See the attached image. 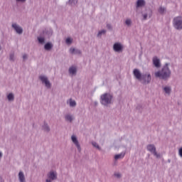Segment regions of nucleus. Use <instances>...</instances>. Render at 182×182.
Returning <instances> with one entry per match:
<instances>
[{"label": "nucleus", "mask_w": 182, "mask_h": 182, "mask_svg": "<svg viewBox=\"0 0 182 182\" xmlns=\"http://www.w3.org/2000/svg\"><path fill=\"white\" fill-rule=\"evenodd\" d=\"M18 2H25L26 0H16Z\"/></svg>", "instance_id": "obj_35"}, {"label": "nucleus", "mask_w": 182, "mask_h": 182, "mask_svg": "<svg viewBox=\"0 0 182 182\" xmlns=\"http://www.w3.org/2000/svg\"><path fill=\"white\" fill-rule=\"evenodd\" d=\"M92 146H94V147H96V149H100V148L99 147V145L97 144V143L96 142H92Z\"/></svg>", "instance_id": "obj_28"}, {"label": "nucleus", "mask_w": 182, "mask_h": 182, "mask_svg": "<svg viewBox=\"0 0 182 182\" xmlns=\"http://www.w3.org/2000/svg\"><path fill=\"white\" fill-rule=\"evenodd\" d=\"M10 60H14V55H10Z\"/></svg>", "instance_id": "obj_32"}, {"label": "nucleus", "mask_w": 182, "mask_h": 182, "mask_svg": "<svg viewBox=\"0 0 182 182\" xmlns=\"http://www.w3.org/2000/svg\"><path fill=\"white\" fill-rule=\"evenodd\" d=\"M70 106L71 107H75L76 106V102L75 100H72V99L70 100Z\"/></svg>", "instance_id": "obj_19"}, {"label": "nucleus", "mask_w": 182, "mask_h": 182, "mask_svg": "<svg viewBox=\"0 0 182 182\" xmlns=\"http://www.w3.org/2000/svg\"><path fill=\"white\" fill-rule=\"evenodd\" d=\"M8 100H14V95L12 93H10L7 96Z\"/></svg>", "instance_id": "obj_22"}, {"label": "nucleus", "mask_w": 182, "mask_h": 182, "mask_svg": "<svg viewBox=\"0 0 182 182\" xmlns=\"http://www.w3.org/2000/svg\"><path fill=\"white\" fill-rule=\"evenodd\" d=\"M69 73L70 75H75L76 74V67H71V68H70Z\"/></svg>", "instance_id": "obj_15"}, {"label": "nucleus", "mask_w": 182, "mask_h": 182, "mask_svg": "<svg viewBox=\"0 0 182 182\" xmlns=\"http://www.w3.org/2000/svg\"><path fill=\"white\" fill-rule=\"evenodd\" d=\"M134 76H135V77L138 79V80H141L143 77V75H141V73L138 69L134 70Z\"/></svg>", "instance_id": "obj_8"}, {"label": "nucleus", "mask_w": 182, "mask_h": 182, "mask_svg": "<svg viewBox=\"0 0 182 182\" xmlns=\"http://www.w3.org/2000/svg\"><path fill=\"white\" fill-rule=\"evenodd\" d=\"M113 97L110 95V94H104L101 96V103L102 105H105V106L107 105H110L112 103V99Z\"/></svg>", "instance_id": "obj_2"}, {"label": "nucleus", "mask_w": 182, "mask_h": 182, "mask_svg": "<svg viewBox=\"0 0 182 182\" xmlns=\"http://www.w3.org/2000/svg\"><path fill=\"white\" fill-rule=\"evenodd\" d=\"M65 42H66V43H68V44L71 43H72V38H68L65 40Z\"/></svg>", "instance_id": "obj_26"}, {"label": "nucleus", "mask_w": 182, "mask_h": 182, "mask_svg": "<svg viewBox=\"0 0 182 182\" xmlns=\"http://www.w3.org/2000/svg\"><path fill=\"white\" fill-rule=\"evenodd\" d=\"M126 25H127L128 26H129V25H132V20L130 19H127L125 21Z\"/></svg>", "instance_id": "obj_24"}, {"label": "nucleus", "mask_w": 182, "mask_h": 182, "mask_svg": "<svg viewBox=\"0 0 182 182\" xmlns=\"http://www.w3.org/2000/svg\"><path fill=\"white\" fill-rule=\"evenodd\" d=\"M107 28L108 29H112V26H110V24H107Z\"/></svg>", "instance_id": "obj_33"}, {"label": "nucleus", "mask_w": 182, "mask_h": 182, "mask_svg": "<svg viewBox=\"0 0 182 182\" xmlns=\"http://www.w3.org/2000/svg\"><path fill=\"white\" fill-rule=\"evenodd\" d=\"M171 75V71L168 69V65L166 64L162 68L161 71L155 73L156 77H160L161 79H168Z\"/></svg>", "instance_id": "obj_1"}, {"label": "nucleus", "mask_w": 182, "mask_h": 182, "mask_svg": "<svg viewBox=\"0 0 182 182\" xmlns=\"http://www.w3.org/2000/svg\"><path fill=\"white\" fill-rule=\"evenodd\" d=\"M102 33H106V31L105 30H102L98 33V36H102Z\"/></svg>", "instance_id": "obj_29"}, {"label": "nucleus", "mask_w": 182, "mask_h": 182, "mask_svg": "<svg viewBox=\"0 0 182 182\" xmlns=\"http://www.w3.org/2000/svg\"><path fill=\"white\" fill-rule=\"evenodd\" d=\"M65 120H67L68 122H72V120H73V118L70 115H66Z\"/></svg>", "instance_id": "obj_20"}, {"label": "nucleus", "mask_w": 182, "mask_h": 182, "mask_svg": "<svg viewBox=\"0 0 182 182\" xmlns=\"http://www.w3.org/2000/svg\"><path fill=\"white\" fill-rule=\"evenodd\" d=\"M114 176L115 177H117V178H119L121 176L120 173H114Z\"/></svg>", "instance_id": "obj_31"}, {"label": "nucleus", "mask_w": 182, "mask_h": 182, "mask_svg": "<svg viewBox=\"0 0 182 182\" xmlns=\"http://www.w3.org/2000/svg\"><path fill=\"white\" fill-rule=\"evenodd\" d=\"M178 153H179V156H180L181 157H182V148H181V149H179Z\"/></svg>", "instance_id": "obj_30"}, {"label": "nucleus", "mask_w": 182, "mask_h": 182, "mask_svg": "<svg viewBox=\"0 0 182 182\" xmlns=\"http://www.w3.org/2000/svg\"><path fill=\"white\" fill-rule=\"evenodd\" d=\"M46 182H51L50 179H47Z\"/></svg>", "instance_id": "obj_38"}, {"label": "nucleus", "mask_w": 182, "mask_h": 182, "mask_svg": "<svg viewBox=\"0 0 182 182\" xmlns=\"http://www.w3.org/2000/svg\"><path fill=\"white\" fill-rule=\"evenodd\" d=\"M124 157V153H121L119 154L115 155L114 159L115 160H119V159H123Z\"/></svg>", "instance_id": "obj_18"}, {"label": "nucleus", "mask_w": 182, "mask_h": 182, "mask_svg": "<svg viewBox=\"0 0 182 182\" xmlns=\"http://www.w3.org/2000/svg\"><path fill=\"white\" fill-rule=\"evenodd\" d=\"M48 176V178H50L51 180H55L56 178V173H55L54 171H50Z\"/></svg>", "instance_id": "obj_13"}, {"label": "nucleus", "mask_w": 182, "mask_h": 182, "mask_svg": "<svg viewBox=\"0 0 182 182\" xmlns=\"http://www.w3.org/2000/svg\"><path fill=\"white\" fill-rule=\"evenodd\" d=\"M40 80H41V82L43 83H45L46 86L49 88L50 87V82H49V80H48V77H46V76L43 75H41L40 76Z\"/></svg>", "instance_id": "obj_5"}, {"label": "nucleus", "mask_w": 182, "mask_h": 182, "mask_svg": "<svg viewBox=\"0 0 182 182\" xmlns=\"http://www.w3.org/2000/svg\"><path fill=\"white\" fill-rule=\"evenodd\" d=\"M70 52L71 53H75V54H78V55H80V53H81L80 50H76L75 48H70Z\"/></svg>", "instance_id": "obj_17"}, {"label": "nucleus", "mask_w": 182, "mask_h": 182, "mask_svg": "<svg viewBox=\"0 0 182 182\" xmlns=\"http://www.w3.org/2000/svg\"><path fill=\"white\" fill-rule=\"evenodd\" d=\"M141 80H144V83H150L151 82V75L150 74L143 75Z\"/></svg>", "instance_id": "obj_7"}, {"label": "nucleus", "mask_w": 182, "mask_h": 182, "mask_svg": "<svg viewBox=\"0 0 182 182\" xmlns=\"http://www.w3.org/2000/svg\"><path fill=\"white\" fill-rule=\"evenodd\" d=\"M173 26L176 29H182V17L178 16L173 19Z\"/></svg>", "instance_id": "obj_3"}, {"label": "nucleus", "mask_w": 182, "mask_h": 182, "mask_svg": "<svg viewBox=\"0 0 182 182\" xmlns=\"http://www.w3.org/2000/svg\"><path fill=\"white\" fill-rule=\"evenodd\" d=\"M26 58H28V56L26 55V54H24L23 55V59H26Z\"/></svg>", "instance_id": "obj_34"}, {"label": "nucleus", "mask_w": 182, "mask_h": 182, "mask_svg": "<svg viewBox=\"0 0 182 182\" xmlns=\"http://www.w3.org/2000/svg\"><path fill=\"white\" fill-rule=\"evenodd\" d=\"M144 19H147V14L144 15Z\"/></svg>", "instance_id": "obj_36"}, {"label": "nucleus", "mask_w": 182, "mask_h": 182, "mask_svg": "<svg viewBox=\"0 0 182 182\" xmlns=\"http://www.w3.org/2000/svg\"><path fill=\"white\" fill-rule=\"evenodd\" d=\"M38 42L39 43H45V38H38Z\"/></svg>", "instance_id": "obj_25"}, {"label": "nucleus", "mask_w": 182, "mask_h": 182, "mask_svg": "<svg viewBox=\"0 0 182 182\" xmlns=\"http://www.w3.org/2000/svg\"><path fill=\"white\" fill-rule=\"evenodd\" d=\"M164 90V92L168 94L170 93V92H171V89L169 87H165Z\"/></svg>", "instance_id": "obj_21"}, {"label": "nucleus", "mask_w": 182, "mask_h": 182, "mask_svg": "<svg viewBox=\"0 0 182 182\" xmlns=\"http://www.w3.org/2000/svg\"><path fill=\"white\" fill-rule=\"evenodd\" d=\"M113 49L115 52H122V50H123V46H122L121 43H115Z\"/></svg>", "instance_id": "obj_6"}, {"label": "nucleus", "mask_w": 182, "mask_h": 182, "mask_svg": "<svg viewBox=\"0 0 182 182\" xmlns=\"http://www.w3.org/2000/svg\"><path fill=\"white\" fill-rule=\"evenodd\" d=\"M73 2V0H70L69 4H72Z\"/></svg>", "instance_id": "obj_37"}, {"label": "nucleus", "mask_w": 182, "mask_h": 182, "mask_svg": "<svg viewBox=\"0 0 182 182\" xmlns=\"http://www.w3.org/2000/svg\"><path fill=\"white\" fill-rule=\"evenodd\" d=\"M52 45L50 44V43H47L45 46H44V48L46 49V50H50V49H52Z\"/></svg>", "instance_id": "obj_16"}, {"label": "nucleus", "mask_w": 182, "mask_h": 182, "mask_svg": "<svg viewBox=\"0 0 182 182\" xmlns=\"http://www.w3.org/2000/svg\"><path fill=\"white\" fill-rule=\"evenodd\" d=\"M18 178L20 182H25V175L22 171H20L18 173Z\"/></svg>", "instance_id": "obj_12"}, {"label": "nucleus", "mask_w": 182, "mask_h": 182, "mask_svg": "<svg viewBox=\"0 0 182 182\" xmlns=\"http://www.w3.org/2000/svg\"><path fill=\"white\" fill-rule=\"evenodd\" d=\"M72 141L75 144L76 147L78 149V151H80V145L79 144V141H77V139L75 136V135H73L71 136Z\"/></svg>", "instance_id": "obj_9"}, {"label": "nucleus", "mask_w": 182, "mask_h": 182, "mask_svg": "<svg viewBox=\"0 0 182 182\" xmlns=\"http://www.w3.org/2000/svg\"><path fill=\"white\" fill-rule=\"evenodd\" d=\"M147 150L151 153H153V154L156 156V157H160V155L158 154L157 152L156 151V146H154V145L153 144L148 145Z\"/></svg>", "instance_id": "obj_4"}, {"label": "nucleus", "mask_w": 182, "mask_h": 182, "mask_svg": "<svg viewBox=\"0 0 182 182\" xmlns=\"http://www.w3.org/2000/svg\"><path fill=\"white\" fill-rule=\"evenodd\" d=\"M164 11H166V9H164L163 7H160L159 9V14H164Z\"/></svg>", "instance_id": "obj_23"}, {"label": "nucleus", "mask_w": 182, "mask_h": 182, "mask_svg": "<svg viewBox=\"0 0 182 182\" xmlns=\"http://www.w3.org/2000/svg\"><path fill=\"white\" fill-rule=\"evenodd\" d=\"M43 129L46 130V132H49V127H48L47 124H44Z\"/></svg>", "instance_id": "obj_27"}, {"label": "nucleus", "mask_w": 182, "mask_h": 182, "mask_svg": "<svg viewBox=\"0 0 182 182\" xmlns=\"http://www.w3.org/2000/svg\"><path fill=\"white\" fill-rule=\"evenodd\" d=\"M144 0H138L136 2V7L144 6Z\"/></svg>", "instance_id": "obj_14"}, {"label": "nucleus", "mask_w": 182, "mask_h": 182, "mask_svg": "<svg viewBox=\"0 0 182 182\" xmlns=\"http://www.w3.org/2000/svg\"><path fill=\"white\" fill-rule=\"evenodd\" d=\"M153 63H154V66H155V68H160V66H161L160 59H159L157 57L153 58Z\"/></svg>", "instance_id": "obj_11"}, {"label": "nucleus", "mask_w": 182, "mask_h": 182, "mask_svg": "<svg viewBox=\"0 0 182 182\" xmlns=\"http://www.w3.org/2000/svg\"><path fill=\"white\" fill-rule=\"evenodd\" d=\"M12 26H13L14 29H15V31L17 33L21 34V33H22V32H23V31L22 30V28H21V26H17L16 23L12 24Z\"/></svg>", "instance_id": "obj_10"}]
</instances>
